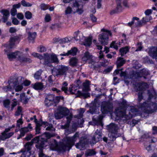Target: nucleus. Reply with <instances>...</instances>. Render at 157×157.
<instances>
[{"label":"nucleus","mask_w":157,"mask_h":157,"mask_svg":"<svg viewBox=\"0 0 157 157\" xmlns=\"http://www.w3.org/2000/svg\"><path fill=\"white\" fill-rule=\"evenodd\" d=\"M127 106L126 102L123 101L120 106L117 108L115 111L116 116L122 120L124 122L136 116L137 113V109L132 107L128 113V114H125V109Z\"/></svg>","instance_id":"1"},{"label":"nucleus","mask_w":157,"mask_h":157,"mask_svg":"<svg viewBox=\"0 0 157 157\" xmlns=\"http://www.w3.org/2000/svg\"><path fill=\"white\" fill-rule=\"evenodd\" d=\"M54 136V135L49 133H45L40 136L36 137L31 140L30 142L32 144L33 143H36V147L37 148L41 150L46 146L45 143H47L48 139Z\"/></svg>","instance_id":"2"},{"label":"nucleus","mask_w":157,"mask_h":157,"mask_svg":"<svg viewBox=\"0 0 157 157\" xmlns=\"http://www.w3.org/2000/svg\"><path fill=\"white\" fill-rule=\"evenodd\" d=\"M107 128L109 132L108 136L110 140L114 141L116 138L121 136V134L118 133L119 128L117 125L111 123L108 126Z\"/></svg>","instance_id":"3"},{"label":"nucleus","mask_w":157,"mask_h":157,"mask_svg":"<svg viewBox=\"0 0 157 157\" xmlns=\"http://www.w3.org/2000/svg\"><path fill=\"white\" fill-rule=\"evenodd\" d=\"M143 136L147 139L144 145L145 148L149 152H152L155 148V143L157 141V139L150 137L148 134H144Z\"/></svg>","instance_id":"4"},{"label":"nucleus","mask_w":157,"mask_h":157,"mask_svg":"<svg viewBox=\"0 0 157 157\" xmlns=\"http://www.w3.org/2000/svg\"><path fill=\"white\" fill-rule=\"evenodd\" d=\"M101 31L104 33L99 35L98 40L102 45H106L108 43L109 37L111 36L112 33L110 30L105 29H102Z\"/></svg>","instance_id":"5"},{"label":"nucleus","mask_w":157,"mask_h":157,"mask_svg":"<svg viewBox=\"0 0 157 157\" xmlns=\"http://www.w3.org/2000/svg\"><path fill=\"white\" fill-rule=\"evenodd\" d=\"M69 69L68 67L64 65H60L53 69L52 73L56 76L66 75Z\"/></svg>","instance_id":"6"},{"label":"nucleus","mask_w":157,"mask_h":157,"mask_svg":"<svg viewBox=\"0 0 157 157\" xmlns=\"http://www.w3.org/2000/svg\"><path fill=\"white\" fill-rule=\"evenodd\" d=\"M78 84L76 86L71 85L69 89V91L72 94H74L77 95V96L80 97H84L86 98L88 94L82 93L81 92L77 90L78 88Z\"/></svg>","instance_id":"7"},{"label":"nucleus","mask_w":157,"mask_h":157,"mask_svg":"<svg viewBox=\"0 0 157 157\" xmlns=\"http://www.w3.org/2000/svg\"><path fill=\"white\" fill-rule=\"evenodd\" d=\"M68 112L67 109L65 107H59L55 116L56 119H60L65 116Z\"/></svg>","instance_id":"8"},{"label":"nucleus","mask_w":157,"mask_h":157,"mask_svg":"<svg viewBox=\"0 0 157 157\" xmlns=\"http://www.w3.org/2000/svg\"><path fill=\"white\" fill-rule=\"evenodd\" d=\"M44 63L48 64L52 62L57 63L59 60L56 55L55 54H45L44 59Z\"/></svg>","instance_id":"9"},{"label":"nucleus","mask_w":157,"mask_h":157,"mask_svg":"<svg viewBox=\"0 0 157 157\" xmlns=\"http://www.w3.org/2000/svg\"><path fill=\"white\" fill-rule=\"evenodd\" d=\"M137 73V69L136 67H133L132 68V70L131 72L130 75H128L127 74V72L125 71H121V73L120 75L121 77H123L125 79L127 78H133L134 76L136 75Z\"/></svg>","instance_id":"10"},{"label":"nucleus","mask_w":157,"mask_h":157,"mask_svg":"<svg viewBox=\"0 0 157 157\" xmlns=\"http://www.w3.org/2000/svg\"><path fill=\"white\" fill-rule=\"evenodd\" d=\"M148 87L147 84L144 82H141L138 83V100H140L143 98L142 96L143 91L147 89Z\"/></svg>","instance_id":"11"},{"label":"nucleus","mask_w":157,"mask_h":157,"mask_svg":"<svg viewBox=\"0 0 157 157\" xmlns=\"http://www.w3.org/2000/svg\"><path fill=\"white\" fill-rule=\"evenodd\" d=\"M113 107L110 103L103 102L101 106V111L103 114L107 113L108 112H111L113 110Z\"/></svg>","instance_id":"12"},{"label":"nucleus","mask_w":157,"mask_h":157,"mask_svg":"<svg viewBox=\"0 0 157 157\" xmlns=\"http://www.w3.org/2000/svg\"><path fill=\"white\" fill-rule=\"evenodd\" d=\"M10 130V128L6 129L5 131L2 133L1 135H0V139L4 140L6 139L10 138L14 134V132H11L8 133Z\"/></svg>","instance_id":"13"},{"label":"nucleus","mask_w":157,"mask_h":157,"mask_svg":"<svg viewBox=\"0 0 157 157\" xmlns=\"http://www.w3.org/2000/svg\"><path fill=\"white\" fill-rule=\"evenodd\" d=\"M101 133L97 130L94 133V135L92 137V140L90 141V143L92 145L96 144L97 142L99 141L101 137Z\"/></svg>","instance_id":"14"},{"label":"nucleus","mask_w":157,"mask_h":157,"mask_svg":"<svg viewBox=\"0 0 157 157\" xmlns=\"http://www.w3.org/2000/svg\"><path fill=\"white\" fill-rule=\"evenodd\" d=\"M102 60L103 61H99V63L98 66H96L97 63L93 61H91L90 62L91 65L90 66V67L93 69H95L96 68L101 66L105 67L107 65L106 63H108V61L105 59H104Z\"/></svg>","instance_id":"15"},{"label":"nucleus","mask_w":157,"mask_h":157,"mask_svg":"<svg viewBox=\"0 0 157 157\" xmlns=\"http://www.w3.org/2000/svg\"><path fill=\"white\" fill-rule=\"evenodd\" d=\"M19 38L18 36H16L10 38L9 40V44L8 46L9 48H12L17 43H18L19 41ZM5 47H7L6 45Z\"/></svg>","instance_id":"16"},{"label":"nucleus","mask_w":157,"mask_h":157,"mask_svg":"<svg viewBox=\"0 0 157 157\" xmlns=\"http://www.w3.org/2000/svg\"><path fill=\"white\" fill-rule=\"evenodd\" d=\"M4 51L5 53L7 55L8 58L10 60H11L15 58H17L19 56L22 55V53L18 51L15 52L10 53L8 52L7 50H5Z\"/></svg>","instance_id":"17"},{"label":"nucleus","mask_w":157,"mask_h":157,"mask_svg":"<svg viewBox=\"0 0 157 157\" xmlns=\"http://www.w3.org/2000/svg\"><path fill=\"white\" fill-rule=\"evenodd\" d=\"M13 84V87L15 88V91L16 92L21 91L23 88L22 83H21V82L20 83L19 82H18L17 78L14 79Z\"/></svg>","instance_id":"18"},{"label":"nucleus","mask_w":157,"mask_h":157,"mask_svg":"<svg viewBox=\"0 0 157 157\" xmlns=\"http://www.w3.org/2000/svg\"><path fill=\"white\" fill-rule=\"evenodd\" d=\"M74 7L76 8V11L74 13L76 12L78 14H81L83 12V6L78 2H75L73 4Z\"/></svg>","instance_id":"19"},{"label":"nucleus","mask_w":157,"mask_h":157,"mask_svg":"<svg viewBox=\"0 0 157 157\" xmlns=\"http://www.w3.org/2000/svg\"><path fill=\"white\" fill-rule=\"evenodd\" d=\"M32 129V128L31 126V124H29L27 127L21 128L20 129V136H24L26 133L31 131Z\"/></svg>","instance_id":"20"},{"label":"nucleus","mask_w":157,"mask_h":157,"mask_svg":"<svg viewBox=\"0 0 157 157\" xmlns=\"http://www.w3.org/2000/svg\"><path fill=\"white\" fill-rule=\"evenodd\" d=\"M79 135L78 132H76L74 135L71 137H67V140L70 145H73L75 142L79 137Z\"/></svg>","instance_id":"21"},{"label":"nucleus","mask_w":157,"mask_h":157,"mask_svg":"<svg viewBox=\"0 0 157 157\" xmlns=\"http://www.w3.org/2000/svg\"><path fill=\"white\" fill-rule=\"evenodd\" d=\"M148 53L149 55L153 59H155L157 62V47H154L150 48Z\"/></svg>","instance_id":"22"},{"label":"nucleus","mask_w":157,"mask_h":157,"mask_svg":"<svg viewBox=\"0 0 157 157\" xmlns=\"http://www.w3.org/2000/svg\"><path fill=\"white\" fill-rule=\"evenodd\" d=\"M103 118V117L102 116H100L98 118H97V119H96V118H94V116L93 118L92 119L93 123L94 124H91V122H89V123L90 124H92L94 125H100L102 126L103 125L102 124L101 120Z\"/></svg>","instance_id":"23"},{"label":"nucleus","mask_w":157,"mask_h":157,"mask_svg":"<svg viewBox=\"0 0 157 157\" xmlns=\"http://www.w3.org/2000/svg\"><path fill=\"white\" fill-rule=\"evenodd\" d=\"M86 140H81L79 142L75 145L76 147L80 150H83L85 149Z\"/></svg>","instance_id":"24"},{"label":"nucleus","mask_w":157,"mask_h":157,"mask_svg":"<svg viewBox=\"0 0 157 157\" xmlns=\"http://www.w3.org/2000/svg\"><path fill=\"white\" fill-rule=\"evenodd\" d=\"M36 32L31 33L29 32L28 33V39L29 43H33L35 39L36 36Z\"/></svg>","instance_id":"25"},{"label":"nucleus","mask_w":157,"mask_h":157,"mask_svg":"<svg viewBox=\"0 0 157 157\" xmlns=\"http://www.w3.org/2000/svg\"><path fill=\"white\" fill-rule=\"evenodd\" d=\"M149 74V72L147 70L144 68L138 72V77L143 76L144 78L146 79V78L145 76H147Z\"/></svg>","instance_id":"26"},{"label":"nucleus","mask_w":157,"mask_h":157,"mask_svg":"<svg viewBox=\"0 0 157 157\" xmlns=\"http://www.w3.org/2000/svg\"><path fill=\"white\" fill-rule=\"evenodd\" d=\"M74 36L73 38L76 41H80L82 39V34L79 31L75 32L74 33Z\"/></svg>","instance_id":"27"},{"label":"nucleus","mask_w":157,"mask_h":157,"mask_svg":"<svg viewBox=\"0 0 157 157\" xmlns=\"http://www.w3.org/2000/svg\"><path fill=\"white\" fill-rule=\"evenodd\" d=\"M32 87L36 90H42L44 88L43 84L40 82L35 83L34 84L32 85Z\"/></svg>","instance_id":"28"},{"label":"nucleus","mask_w":157,"mask_h":157,"mask_svg":"<svg viewBox=\"0 0 157 157\" xmlns=\"http://www.w3.org/2000/svg\"><path fill=\"white\" fill-rule=\"evenodd\" d=\"M3 14V22H6L9 16V12L8 10H2L1 12Z\"/></svg>","instance_id":"29"},{"label":"nucleus","mask_w":157,"mask_h":157,"mask_svg":"<svg viewBox=\"0 0 157 157\" xmlns=\"http://www.w3.org/2000/svg\"><path fill=\"white\" fill-rule=\"evenodd\" d=\"M22 54L21 55L17 57V59L21 62H26L31 63L32 62L31 59L29 58H27L25 57H23Z\"/></svg>","instance_id":"30"},{"label":"nucleus","mask_w":157,"mask_h":157,"mask_svg":"<svg viewBox=\"0 0 157 157\" xmlns=\"http://www.w3.org/2000/svg\"><path fill=\"white\" fill-rule=\"evenodd\" d=\"M149 113H151L154 112L157 109V103L151 102L150 105L149 106Z\"/></svg>","instance_id":"31"},{"label":"nucleus","mask_w":157,"mask_h":157,"mask_svg":"<svg viewBox=\"0 0 157 157\" xmlns=\"http://www.w3.org/2000/svg\"><path fill=\"white\" fill-rule=\"evenodd\" d=\"M125 62V60L122 58L121 57H118L116 62L117 67V68H119L123 66L124 63Z\"/></svg>","instance_id":"32"},{"label":"nucleus","mask_w":157,"mask_h":157,"mask_svg":"<svg viewBox=\"0 0 157 157\" xmlns=\"http://www.w3.org/2000/svg\"><path fill=\"white\" fill-rule=\"evenodd\" d=\"M67 119V122L66 124L63 126H62V127L64 129H66L68 128L69 126V124L72 118V114H70L68 115L66 117Z\"/></svg>","instance_id":"33"},{"label":"nucleus","mask_w":157,"mask_h":157,"mask_svg":"<svg viewBox=\"0 0 157 157\" xmlns=\"http://www.w3.org/2000/svg\"><path fill=\"white\" fill-rule=\"evenodd\" d=\"M46 103L48 104L47 101H49L52 102V103L53 102H55V97L54 95L53 94H50L47 96L46 97Z\"/></svg>","instance_id":"34"},{"label":"nucleus","mask_w":157,"mask_h":157,"mask_svg":"<svg viewBox=\"0 0 157 157\" xmlns=\"http://www.w3.org/2000/svg\"><path fill=\"white\" fill-rule=\"evenodd\" d=\"M92 58V56L88 52H85L84 56L82 58L83 61H86L89 59H90Z\"/></svg>","instance_id":"35"},{"label":"nucleus","mask_w":157,"mask_h":157,"mask_svg":"<svg viewBox=\"0 0 157 157\" xmlns=\"http://www.w3.org/2000/svg\"><path fill=\"white\" fill-rule=\"evenodd\" d=\"M12 86L13 87V82H10V83H9V85H8L3 87L2 89L4 91L6 92L11 91L13 89V88L12 87Z\"/></svg>","instance_id":"36"},{"label":"nucleus","mask_w":157,"mask_h":157,"mask_svg":"<svg viewBox=\"0 0 157 157\" xmlns=\"http://www.w3.org/2000/svg\"><path fill=\"white\" fill-rule=\"evenodd\" d=\"M78 59L77 58L72 57L69 60L70 65L72 66H75L78 63Z\"/></svg>","instance_id":"37"},{"label":"nucleus","mask_w":157,"mask_h":157,"mask_svg":"<svg viewBox=\"0 0 157 157\" xmlns=\"http://www.w3.org/2000/svg\"><path fill=\"white\" fill-rule=\"evenodd\" d=\"M96 152L93 149H88L87 150L85 153V155L86 156H90L95 155Z\"/></svg>","instance_id":"38"},{"label":"nucleus","mask_w":157,"mask_h":157,"mask_svg":"<svg viewBox=\"0 0 157 157\" xmlns=\"http://www.w3.org/2000/svg\"><path fill=\"white\" fill-rule=\"evenodd\" d=\"M92 39L91 37H89L85 38L84 42V44L87 47L90 46L91 44Z\"/></svg>","instance_id":"39"},{"label":"nucleus","mask_w":157,"mask_h":157,"mask_svg":"<svg viewBox=\"0 0 157 157\" xmlns=\"http://www.w3.org/2000/svg\"><path fill=\"white\" fill-rule=\"evenodd\" d=\"M85 109H80L79 110V116L78 118L80 119L81 121V123H82L84 122V121L83 120V118H82L83 114L85 112Z\"/></svg>","instance_id":"40"},{"label":"nucleus","mask_w":157,"mask_h":157,"mask_svg":"<svg viewBox=\"0 0 157 157\" xmlns=\"http://www.w3.org/2000/svg\"><path fill=\"white\" fill-rule=\"evenodd\" d=\"M90 82L88 80H86L83 84V90L85 91H88L89 89Z\"/></svg>","instance_id":"41"},{"label":"nucleus","mask_w":157,"mask_h":157,"mask_svg":"<svg viewBox=\"0 0 157 157\" xmlns=\"http://www.w3.org/2000/svg\"><path fill=\"white\" fill-rule=\"evenodd\" d=\"M43 124H44L45 127H46V126L47 127L46 128V130L48 131L53 130V128L52 124H49L47 122H44Z\"/></svg>","instance_id":"42"},{"label":"nucleus","mask_w":157,"mask_h":157,"mask_svg":"<svg viewBox=\"0 0 157 157\" xmlns=\"http://www.w3.org/2000/svg\"><path fill=\"white\" fill-rule=\"evenodd\" d=\"M20 99L21 101L24 103H26L28 102V98L25 96L24 94H21Z\"/></svg>","instance_id":"43"},{"label":"nucleus","mask_w":157,"mask_h":157,"mask_svg":"<svg viewBox=\"0 0 157 157\" xmlns=\"http://www.w3.org/2000/svg\"><path fill=\"white\" fill-rule=\"evenodd\" d=\"M77 51V48L74 47L71 48L70 50L68 51V52L69 55L75 56L76 55Z\"/></svg>","instance_id":"44"},{"label":"nucleus","mask_w":157,"mask_h":157,"mask_svg":"<svg viewBox=\"0 0 157 157\" xmlns=\"http://www.w3.org/2000/svg\"><path fill=\"white\" fill-rule=\"evenodd\" d=\"M129 49L128 47L122 48L120 49V52L121 56L125 54L128 51Z\"/></svg>","instance_id":"45"},{"label":"nucleus","mask_w":157,"mask_h":157,"mask_svg":"<svg viewBox=\"0 0 157 157\" xmlns=\"http://www.w3.org/2000/svg\"><path fill=\"white\" fill-rule=\"evenodd\" d=\"M148 100L150 101L151 98L155 95V92L154 90H152L151 91L148 90Z\"/></svg>","instance_id":"46"},{"label":"nucleus","mask_w":157,"mask_h":157,"mask_svg":"<svg viewBox=\"0 0 157 157\" xmlns=\"http://www.w3.org/2000/svg\"><path fill=\"white\" fill-rule=\"evenodd\" d=\"M31 55L41 60H44V57H43L37 53L33 52L31 54Z\"/></svg>","instance_id":"47"},{"label":"nucleus","mask_w":157,"mask_h":157,"mask_svg":"<svg viewBox=\"0 0 157 157\" xmlns=\"http://www.w3.org/2000/svg\"><path fill=\"white\" fill-rule=\"evenodd\" d=\"M33 144L30 142H28L25 145V148L24 151H29L32 148V146Z\"/></svg>","instance_id":"48"},{"label":"nucleus","mask_w":157,"mask_h":157,"mask_svg":"<svg viewBox=\"0 0 157 157\" xmlns=\"http://www.w3.org/2000/svg\"><path fill=\"white\" fill-rule=\"evenodd\" d=\"M42 71V70H40L36 72L34 75V78L37 80L41 79V75Z\"/></svg>","instance_id":"49"},{"label":"nucleus","mask_w":157,"mask_h":157,"mask_svg":"<svg viewBox=\"0 0 157 157\" xmlns=\"http://www.w3.org/2000/svg\"><path fill=\"white\" fill-rule=\"evenodd\" d=\"M137 21V18L136 17H134L132 21L128 23V25L129 26H131L132 25L135 24V26L136 27L137 26L136 23Z\"/></svg>","instance_id":"50"},{"label":"nucleus","mask_w":157,"mask_h":157,"mask_svg":"<svg viewBox=\"0 0 157 157\" xmlns=\"http://www.w3.org/2000/svg\"><path fill=\"white\" fill-rule=\"evenodd\" d=\"M21 151L23 152V153L21 155V157H29L31 153L30 151H26L21 150Z\"/></svg>","instance_id":"51"},{"label":"nucleus","mask_w":157,"mask_h":157,"mask_svg":"<svg viewBox=\"0 0 157 157\" xmlns=\"http://www.w3.org/2000/svg\"><path fill=\"white\" fill-rule=\"evenodd\" d=\"M65 13L66 15L69 14L73 12L72 8L70 6H67L65 10Z\"/></svg>","instance_id":"52"},{"label":"nucleus","mask_w":157,"mask_h":157,"mask_svg":"<svg viewBox=\"0 0 157 157\" xmlns=\"http://www.w3.org/2000/svg\"><path fill=\"white\" fill-rule=\"evenodd\" d=\"M152 19L151 17L149 16H145L144 17H143L142 21L145 23V24L149 21L150 20Z\"/></svg>","instance_id":"53"},{"label":"nucleus","mask_w":157,"mask_h":157,"mask_svg":"<svg viewBox=\"0 0 157 157\" xmlns=\"http://www.w3.org/2000/svg\"><path fill=\"white\" fill-rule=\"evenodd\" d=\"M3 104L4 106L7 108H9L10 104V101L8 99H5L3 101Z\"/></svg>","instance_id":"54"},{"label":"nucleus","mask_w":157,"mask_h":157,"mask_svg":"<svg viewBox=\"0 0 157 157\" xmlns=\"http://www.w3.org/2000/svg\"><path fill=\"white\" fill-rule=\"evenodd\" d=\"M21 3L23 6L30 7L32 6V4L25 2V0H22Z\"/></svg>","instance_id":"55"},{"label":"nucleus","mask_w":157,"mask_h":157,"mask_svg":"<svg viewBox=\"0 0 157 157\" xmlns=\"http://www.w3.org/2000/svg\"><path fill=\"white\" fill-rule=\"evenodd\" d=\"M110 47L117 50L118 49L119 46L117 45V43H116V41H113L111 43Z\"/></svg>","instance_id":"56"},{"label":"nucleus","mask_w":157,"mask_h":157,"mask_svg":"<svg viewBox=\"0 0 157 157\" xmlns=\"http://www.w3.org/2000/svg\"><path fill=\"white\" fill-rule=\"evenodd\" d=\"M25 17L28 19H30L32 17V13L29 11L26 12L25 13Z\"/></svg>","instance_id":"57"},{"label":"nucleus","mask_w":157,"mask_h":157,"mask_svg":"<svg viewBox=\"0 0 157 157\" xmlns=\"http://www.w3.org/2000/svg\"><path fill=\"white\" fill-rule=\"evenodd\" d=\"M123 8L122 6L121 3H119L117 4V6L116 7V10L117 12H120L122 11Z\"/></svg>","instance_id":"58"},{"label":"nucleus","mask_w":157,"mask_h":157,"mask_svg":"<svg viewBox=\"0 0 157 157\" xmlns=\"http://www.w3.org/2000/svg\"><path fill=\"white\" fill-rule=\"evenodd\" d=\"M70 41L68 37H65L60 39L59 41V43L64 44L66 43H68Z\"/></svg>","instance_id":"59"},{"label":"nucleus","mask_w":157,"mask_h":157,"mask_svg":"<svg viewBox=\"0 0 157 157\" xmlns=\"http://www.w3.org/2000/svg\"><path fill=\"white\" fill-rule=\"evenodd\" d=\"M46 50V48L44 46L41 45L37 48V51L39 52H45Z\"/></svg>","instance_id":"60"},{"label":"nucleus","mask_w":157,"mask_h":157,"mask_svg":"<svg viewBox=\"0 0 157 157\" xmlns=\"http://www.w3.org/2000/svg\"><path fill=\"white\" fill-rule=\"evenodd\" d=\"M89 111L92 114H94L97 111V108L95 107L93 108L90 107Z\"/></svg>","instance_id":"61"},{"label":"nucleus","mask_w":157,"mask_h":157,"mask_svg":"<svg viewBox=\"0 0 157 157\" xmlns=\"http://www.w3.org/2000/svg\"><path fill=\"white\" fill-rule=\"evenodd\" d=\"M98 58L99 61H101V60H103L104 59V55L101 51H100L99 52V55H98Z\"/></svg>","instance_id":"62"},{"label":"nucleus","mask_w":157,"mask_h":157,"mask_svg":"<svg viewBox=\"0 0 157 157\" xmlns=\"http://www.w3.org/2000/svg\"><path fill=\"white\" fill-rule=\"evenodd\" d=\"M23 123L22 120L21 118H20L17 121V128H19L21 127V125Z\"/></svg>","instance_id":"63"},{"label":"nucleus","mask_w":157,"mask_h":157,"mask_svg":"<svg viewBox=\"0 0 157 157\" xmlns=\"http://www.w3.org/2000/svg\"><path fill=\"white\" fill-rule=\"evenodd\" d=\"M21 107L20 106H18L17 108V109L15 113V115L16 116H18L20 115L21 113Z\"/></svg>","instance_id":"64"}]
</instances>
